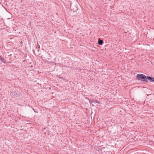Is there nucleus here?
Instances as JSON below:
<instances>
[{
    "mask_svg": "<svg viewBox=\"0 0 154 154\" xmlns=\"http://www.w3.org/2000/svg\"><path fill=\"white\" fill-rule=\"evenodd\" d=\"M0 60L3 63H6V62L4 60V59H3L2 57L0 56Z\"/></svg>",
    "mask_w": 154,
    "mask_h": 154,
    "instance_id": "nucleus-4",
    "label": "nucleus"
},
{
    "mask_svg": "<svg viewBox=\"0 0 154 154\" xmlns=\"http://www.w3.org/2000/svg\"><path fill=\"white\" fill-rule=\"evenodd\" d=\"M96 102V103H100L97 100H92L91 101V103H93V102Z\"/></svg>",
    "mask_w": 154,
    "mask_h": 154,
    "instance_id": "nucleus-5",
    "label": "nucleus"
},
{
    "mask_svg": "<svg viewBox=\"0 0 154 154\" xmlns=\"http://www.w3.org/2000/svg\"><path fill=\"white\" fill-rule=\"evenodd\" d=\"M137 78L139 80L145 82H147V80H146V77L143 74H138L137 75Z\"/></svg>",
    "mask_w": 154,
    "mask_h": 154,
    "instance_id": "nucleus-1",
    "label": "nucleus"
},
{
    "mask_svg": "<svg viewBox=\"0 0 154 154\" xmlns=\"http://www.w3.org/2000/svg\"><path fill=\"white\" fill-rule=\"evenodd\" d=\"M146 79L148 80H149L150 82H154V78L150 76H147Z\"/></svg>",
    "mask_w": 154,
    "mask_h": 154,
    "instance_id": "nucleus-2",
    "label": "nucleus"
},
{
    "mask_svg": "<svg viewBox=\"0 0 154 154\" xmlns=\"http://www.w3.org/2000/svg\"><path fill=\"white\" fill-rule=\"evenodd\" d=\"M103 43V41L102 40L99 39L98 40V44L99 45H102Z\"/></svg>",
    "mask_w": 154,
    "mask_h": 154,
    "instance_id": "nucleus-3",
    "label": "nucleus"
}]
</instances>
